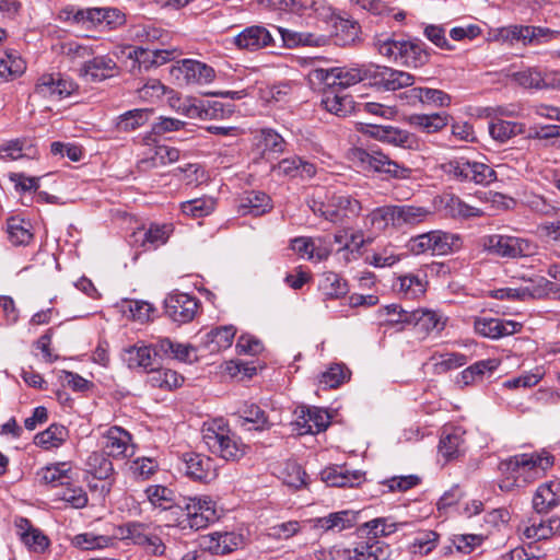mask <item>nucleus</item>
I'll return each mask as SVG.
<instances>
[{
  "label": "nucleus",
  "instance_id": "1",
  "mask_svg": "<svg viewBox=\"0 0 560 560\" xmlns=\"http://www.w3.org/2000/svg\"><path fill=\"white\" fill-rule=\"evenodd\" d=\"M553 464L555 456L546 450L510 456L498 465L499 487L506 492L526 487L544 476Z\"/></svg>",
  "mask_w": 560,
  "mask_h": 560
},
{
  "label": "nucleus",
  "instance_id": "2",
  "mask_svg": "<svg viewBox=\"0 0 560 560\" xmlns=\"http://www.w3.org/2000/svg\"><path fill=\"white\" fill-rule=\"evenodd\" d=\"M374 46L382 56L408 68H421L431 58L428 46L418 38L398 40L381 35L375 38Z\"/></svg>",
  "mask_w": 560,
  "mask_h": 560
},
{
  "label": "nucleus",
  "instance_id": "3",
  "mask_svg": "<svg viewBox=\"0 0 560 560\" xmlns=\"http://www.w3.org/2000/svg\"><path fill=\"white\" fill-rule=\"evenodd\" d=\"M307 205L314 214L323 217L334 224H346L359 217L361 202L348 194L326 192L325 197L313 196Z\"/></svg>",
  "mask_w": 560,
  "mask_h": 560
},
{
  "label": "nucleus",
  "instance_id": "4",
  "mask_svg": "<svg viewBox=\"0 0 560 560\" xmlns=\"http://www.w3.org/2000/svg\"><path fill=\"white\" fill-rule=\"evenodd\" d=\"M203 441L211 453L231 462L240 460L249 448L240 438L231 433L222 419L213 420L203 429Z\"/></svg>",
  "mask_w": 560,
  "mask_h": 560
},
{
  "label": "nucleus",
  "instance_id": "5",
  "mask_svg": "<svg viewBox=\"0 0 560 560\" xmlns=\"http://www.w3.org/2000/svg\"><path fill=\"white\" fill-rule=\"evenodd\" d=\"M348 159L364 171L373 170L378 173H385L389 177L397 179L410 178L412 173L411 168L398 164L377 150L368 151L354 147L348 151Z\"/></svg>",
  "mask_w": 560,
  "mask_h": 560
},
{
  "label": "nucleus",
  "instance_id": "6",
  "mask_svg": "<svg viewBox=\"0 0 560 560\" xmlns=\"http://www.w3.org/2000/svg\"><path fill=\"white\" fill-rule=\"evenodd\" d=\"M444 172L460 182L475 183L477 185H490L497 179L495 171L488 164L469 161L465 158L451 160L443 164Z\"/></svg>",
  "mask_w": 560,
  "mask_h": 560
},
{
  "label": "nucleus",
  "instance_id": "7",
  "mask_svg": "<svg viewBox=\"0 0 560 560\" xmlns=\"http://www.w3.org/2000/svg\"><path fill=\"white\" fill-rule=\"evenodd\" d=\"M480 245L489 254L503 258H518L532 255L535 246L526 238L492 234L480 238Z\"/></svg>",
  "mask_w": 560,
  "mask_h": 560
},
{
  "label": "nucleus",
  "instance_id": "8",
  "mask_svg": "<svg viewBox=\"0 0 560 560\" xmlns=\"http://www.w3.org/2000/svg\"><path fill=\"white\" fill-rule=\"evenodd\" d=\"M368 78L371 85L384 91H396L415 83V77L409 72L374 63L368 65Z\"/></svg>",
  "mask_w": 560,
  "mask_h": 560
},
{
  "label": "nucleus",
  "instance_id": "9",
  "mask_svg": "<svg viewBox=\"0 0 560 560\" xmlns=\"http://www.w3.org/2000/svg\"><path fill=\"white\" fill-rule=\"evenodd\" d=\"M180 509L186 511L189 527L197 530L219 518L215 503L209 497L183 498Z\"/></svg>",
  "mask_w": 560,
  "mask_h": 560
},
{
  "label": "nucleus",
  "instance_id": "10",
  "mask_svg": "<svg viewBox=\"0 0 560 560\" xmlns=\"http://www.w3.org/2000/svg\"><path fill=\"white\" fill-rule=\"evenodd\" d=\"M316 78L320 79L326 85L346 89L361 81H369L368 65L319 69L316 70Z\"/></svg>",
  "mask_w": 560,
  "mask_h": 560
},
{
  "label": "nucleus",
  "instance_id": "11",
  "mask_svg": "<svg viewBox=\"0 0 560 560\" xmlns=\"http://www.w3.org/2000/svg\"><path fill=\"white\" fill-rule=\"evenodd\" d=\"M396 322L412 325L416 330L424 336L432 331H442L446 324V319H444L440 314L424 308L412 311L400 310L399 318H397Z\"/></svg>",
  "mask_w": 560,
  "mask_h": 560
},
{
  "label": "nucleus",
  "instance_id": "12",
  "mask_svg": "<svg viewBox=\"0 0 560 560\" xmlns=\"http://www.w3.org/2000/svg\"><path fill=\"white\" fill-rule=\"evenodd\" d=\"M165 314L173 322L186 324L194 319L198 301L186 293L170 294L164 301Z\"/></svg>",
  "mask_w": 560,
  "mask_h": 560
},
{
  "label": "nucleus",
  "instance_id": "13",
  "mask_svg": "<svg viewBox=\"0 0 560 560\" xmlns=\"http://www.w3.org/2000/svg\"><path fill=\"white\" fill-rule=\"evenodd\" d=\"M270 4L279 10H288L301 15H315L320 20H326L332 14V8L325 0H270Z\"/></svg>",
  "mask_w": 560,
  "mask_h": 560
},
{
  "label": "nucleus",
  "instance_id": "14",
  "mask_svg": "<svg viewBox=\"0 0 560 560\" xmlns=\"http://www.w3.org/2000/svg\"><path fill=\"white\" fill-rule=\"evenodd\" d=\"M366 132L373 138L405 149H418L419 140L416 135L393 126L369 125Z\"/></svg>",
  "mask_w": 560,
  "mask_h": 560
},
{
  "label": "nucleus",
  "instance_id": "15",
  "mask_svg": "<svg viewBox=\"0 0 560 560\" xmlns=\"http://www.w3.org/2000/svg\"><path fill=\"white\" fill-rule=\"evenodd\" d=\"M16 535L32 552L44 553L50 546V539L42 529L35 527L30 520L18 517L14 521Z\"/></svg>",
  "mask_w": 560,
  "mask_h": 560
},
{
  "label": "nucleus",
  "instance_id": "16",
  "mask_svg": "<svg viewBox=\"0 0 560 560\" xmlns=\"http://www.w3.org/2000/svg\"><path fill=\"white\" fill-rule=\"evenodd\" d=\"M331 24V36L335 45L346 47L354 44L359 39L360 25L357 21L340 16L332 10L331 16L322 20Z\"/></svg>",
  "mask_w": 560,
  "mask_h": 560
},
{
  "label": "nucleus",
  "instance_id": "17",
  "mask_svg": "<svg viewBox=\"0 0 560 560\" xmlns=\"http://www.w3.org/2000/svg\"><path fill=\"white\" fill-rule=\"evenodd\" d=\"M183 464L186 475L194 480L209 482L217 477L215 465L209 456L194 452L185 453Z\"/></svg>",
  "mask_w": 560,
  "mask_h": 560
},
{
  "label": "nucleus",
  "instance_id": "18",
  "mask_svg": "<svg viewBox=\"0 0 560 560\" xmlns=\"http://www.w3.org/2000/svg\"><path fill=\"white\" fill-rule=\"evenodd\" d=\"M465 430L462 427L444 425L439 442V453L446 460L456 459L465 453Z\"/></svg>",
  "mask_w": 560,
  "mask_h": 560
},
{
  "label": "nucleus",
  "instance_id": "19",
  "mask_svg": "<svg viewBox=\"0 0 560 560\" xmlns=\"http://www.w3.org/2000/svg\"><path fill=\"white\" fill-rule=\"evenodd\" d=\"M522 324L514 320H504L500 318L481 317L476 318L474 328L475 331L487 338L498 339L504 336H510L518 332L522 329Z\"/></svg>",
  "mask_w": 560,
  "mask_h": 560
},
{
  "label": "nucleus",
  "instance_id": "20",
  "mask_svg": "<svg viewBox=\"0 0 560 560\" xmlns=\"http://www.w3.org/2000/svg\"><path fill=\"white\" fill-rule=\"evenodd\" d=\"M104 450L107 456L126 458L133 455L131 435L120 427H112L104 434Z\"/></svg>",
  "mask_w": 560,
  "mask_h": 560
},
{
  "label": "nucleus",
  "instance_id": "21",
  "mask_svg": "<svg viewBox=\"0 0 560 560\" xmlns=\"http://www.w3.org/2000/svg\"><path fill=\"white\" fill-rule=\"evenodd\" d=\"M243 544L241 535L235 533H211L202 537L200 541L201 548L208 550L212 555H228L236 550Z\"/></svg>",
  "mask_w": 560,
  "mask_h": 560
},
{
  "label": "nucleus",
  "instance_id": "22",
  "mask_svg": "<svg viewBox=\"0 0 560 560\" xmlns=\"http://www.w3.org/2000/svg\"><path fill=\"white\" fill-rule=\"evenodd\" d=\"M117 69V65L108 56H96L83 63L80 69V77L88 82H101L112 78Z\"/></svg>",
  "mask_w": 560,
  "mask_h": 560
},
{
  "label": "nucleus",
  "instance_id": "23",
  "mask_svg": "<svg viewBox=\"0 0 560 560\" xmlns=\"http://www.w3.org/2000/svg\"><path fill=\"white\" fill-rule=\"evenodd\" d=\"M560 504V479L540 485L533 498V509L538 514H547Z\"/></svg>",
  "mask_w": 560,
  "mask_h": 560
},
{
  "label": "nucleus",
  "instance_id": "24",
  "mask_svg": "<svg viewBox=\"0 0 560 560\" xmlns=\"http://www.w3.org/2000/svg\"><path fill=\"white\" fill-rule=\"evenodd\" d=\"M320 479L329 487H355L364 479L360 470L349 471L345 466H330L322 470Z\"/></svg>",
  "mask_w": 560,
  "mask_h": 560
},
{
  "label": "nucleus",
  "instance_id": "25",
  "mask_svg": "<svg viewBox=\"0 0 560 560\" xmlns=\"http://www.w3.org/2000/svg\"><path fill=\"white\" fill-rule=\"evenodd\" d=\"M301 433L316 434L325 431L330 423L329 415L319 408H302L295 420Z\"/></svg>",
  "mask_w": 560,
  "mask_h": 560
},
{
  "label": "nucleus",
  "instance_id": "26",
  "mask_svg": "<svg viewBox=\"0 0 560 560\" xmlns=\"http://www.w3.org/2000/svg\"><path fill=\"white\" fill-rule=\"evenodd\" d=\"M180 55V51L175 47L159 48V47H136L130 54V57H135L141 65L160 67L168 61L176 59Z\"/></svg>",
  "mask_w": 560,
  "mask_h": 560
},
{
  "label": "nucleus",
  "instance_id": "27",
  "mask_svg": "<svg viewBox=\"0 0 560 560\" xmlns=\"http://www.w3.org/2000/svg\"><path fill=\"white\" fill-rule=\"evenodd\" d=\"M234 44L242 49L257 50L272 44V36L264 26L246 27L234 38Z\"/></svg>",
  "mask_w": 560,
  "mask_h": 560
},
{
  "label": "nucleus",
  "instance_id": "28",
  "mask_svg": "<svg viewBox=\"0 0 560 560\" xmlns=\"http://www.w3.org/2000/svg\"><path fill=\"white\" fill-rule=\"evenodd\" d=\"M37 150L30 138H16L5 141L0 145V160L15 161L23 158H35Z\"/></svg>",
  "mask_w": 560,
  "mask_h": 560
},
{
  "label": "nucleus",
  "instance_id": "29",
  "mask_svg": "<svg viewBox=\"0 0 560 560\" xmlns=\"http://www.w3.org/2000/svg\"><path fill=\"white\" fill-rule=\"evenodd\" d=\"M272 205L270 197L262 191L256 190L245 192L238 203V212L242 215L250 214L259 217L270 211Z\"/></svg>",
  "mask_w": 560,
  "mask_h": 560
},
{
  "label": "nucleus",
  "instance_id": "30",
  "mask_svg": "<svg viewBox=\"0 0 560 560\" xmlns=\"http://www.w3.org/2000/svg\"><path fill=\"white\" fill-rule=\"evenodd\" d=\"M560 529V518L551 517L548 520H536L532 517L528 524L522 527V534L527 539L541 540L548 539Z\"/></svg>",
  "mask_w": 560,
  "mask_h": 560
},
{
  "label": "nucleus",
  "instance_id": "31",
  "mask_svg": "<svg viewBox=\"0 0 560 560\" xmlns=\"http://www.w3.org/2000/svg\"><path fill=\"white\" fill-rule=\"evenodd\" d=\"M451 118V115L445 112L413 114L409 116L408 122L425 133H435L443 130L448 125Z\"/></svg>",
  "mask_w": 560,
  "mask_h": 560
},
{
  "label": "nucleus",
  "instance_id": "32",
  "mask_svg": "<svg viewBox=\"0 0 560 560\" xmlns=\"http://www.w3.org/2000/svg\"><path fill=\"white\" fill-rule=\"evenodd\" d=\"M178 70L184 75L187 83H209L215 77L212 67L191 59H184Z\"/></svg>",
  "mask_w": 560,
  "mask_h": 560
},
{
  "label": "nucleus",
  "instance_id": "33",
  "mask_svg": "<svg viewBox=\"0 0 560 560\" xmlns=\"http://www.w3.org/2000/svg\"><path fill=\"white\" fill-rule=\"evenodd\" d=\"M498 366L499 362L495 359L478 361L462 371L457 376L456 383L460 387H465L481 382L486 373L491 374Z\"/></svg>",
  "mask_w": 560,
  "mask_h": 560
},
{
  "label": "nucleus",
  "instance_id": "34",
  "mask_svg": "<svg viewBox=\"0 0 560 560\" xmlns=\"http://www.w3.org/2000/svg\"><path fill=\"white\" fill-rule=\"evenodd\" d=\"M394 209L396 229H400L406 225H418L424 222L431 214V211L428 208L415 205H394Z\"/></svg>",
  "mask_w": 560,
  "mask_h": 560
},
{
  "label": "nucleus",
  "instance_id": "35",
  "mask_svg": "<svg viewBox=\"0 0 560 560\" xmlns=\"http://www.w3.org/2000/svg\"><path fill=\"white\" fill-rule=\"evenodd\" d=\"M145 495L154 508L161 510H170L175 505L180 509L183 504V498L177 497L172 489L161 485L149 486L145 489Z\"/></svg>",
  "mask_w": 560,
  "mask_h": 560
},
{
  "label": "nucleus",
  "instance_id": "36",
  "mask_svg": "<svg viewBox=\"0 0 560 560\" xmlns=\"http://www.w3.org/2000/svg\"><path fill=\"white\" fill-rule=\"evenodd\" d=\"M521 203L536 214L560 218V207L557 202L535 192H524Z\"/></svg>",
  "mask_w": 560,
  "mask_h": 560
},
{
  "label": "nucleus",
  "instance_id": "37",
  "mask_svg": "<svg viewBox=\"0 0 560 560\" xmlns=\"http://www.w3.org/2000/svg\"><path fill=\"white\" fill-rule=\"evenodd\" d=\"M318 289L328 300L343 298L349 292L347 281L340 275L332 271L322 275Z\"/></svg>",
  "mask_w": 560,
  "mask_h": 560
},
{
  "label": "nucleus",
  "instance_id": "38",
  "mask_svg": "<svg viewBox=\"0 0 560 560\" xmlns=\"http://www.w3.org/2000/svg\"><path fill=\"white\" fill-rule=\"evenodd\" d=\"M432 255H448L462 247L460 236L441 230L430 231Z\"/></svg>",
  "mask_w": 560,
  "mask_h": 560
},
{
  "label": "nucleus",
  "instance_id": "39",
  "mask_svg": "<svg viewBox=\"0 0 560 560\" xmlns=\"http://www.w3.org/2000/svg\"><path fill=\"white\" fill-rule=\"evenodd\" d=\"M153 114L149 108H136L121 114L117 118L116 129L120 132H131L144 126Z\"/></svg>",
  "mask_w": 560,
  "mask_h": 560
},
{
  "label": "nucleus",
  "instance_id": "40",
  "mask_svg": "<svg viewBox=\"0 0 560 560\" xmlns=\"http://www.w3.org/2000/svg\"><path fill=\"white\" fill-rule=\"evenodd\" d=\"M353 552L355 560H387L389 547L381 540L371 538L368 541L358 544Z\"/></svg>",
  "mask_w": 560,
  "mask_h": 560
},
{
  "label": "nucleus",
  "instance_id": "41",
  "mask_svg": "<svg viewBox=\"0 0 560 560\" xmlns=\"http://www.w3.org/2000/svg\"><path fill=\"white\" fill-rule=\"evenodd\" d=\"M234 416L241 425L252 424L248 429L264 430L268 428V418L265 411L255 404H244Z\"/></svg>",
  "mask_w": 560,
  "mask_h": 560
},
{
  "label": "nucleus",
  "instance_id": "42",
  "mask_svg": "<svg viewBox=\"0 0 560 560\" xmlns=\"http://www.w3.org/2000/svg\"><path fill=\"white\" fill-rule=\"evenodd\" d=\"M7 232L9 241L14 246H26L33 240L31 224L19 217H11L7 220Z\"/></svg>",
  "mask_w": 560,
  "mask_h": 560
},
{
  "label": "nucleus",
  "instance_id": "43",
  "mask_svg": "<svg viewBox=\"0 0 560 560\" xmlns=\"http://www.w3.org/2000/svg\"><path fill=\"white\" fill-rule=\"evenodd\" d=\"M131 35L135 39L142 44L155 43L166 45L171 38L168 32L154 26L153 24H139L131 28Z\"/></svg>",
  "mask_w": 560,
  "mask_h": 560
},
{
  "label": "nucleus",
  "instance_id": "44",
  "mask_svg": "<svg viewBox=\"0 0 560 560\" xmlns=\"http://www.w3.org/2000/svg\"><path fill=\"white\" fill-rule=\"evenodd\" d=\"M184 382V377L176 371L170 369H154L149 371L148 383L152 387L162 389H174L179 387Z\"/></svg>",
  "mask_w": 560,
  "mask_h": 560
},
{
  "label": "nucleus",
  "instance_id": "45",
  "mask_svg": "<svg viewBox=\"0 0 560 560\" xmlns=\"http://www.w3.org/2000/svg\"><path fill=\"white\" fill-rule=\"evenodd\" d=\"M524 132V125L516 121L494 119L489 124V133L493 140L504 143Z\"/></svg>",
  "mask_w": 560,
  "mask_h": 560
},
{
  "label": "nucleus",
  "instance_id": "46",
  "mask_svg": "<svg viewBox=\"0 0 560 560\" xmlns=\"http://www.w3.org/2000/svg\"><path fill=\"white\" fill-rule=\"evenodd\" d=\"M68 435L69 431L65 425L54 423L45 431L37 433L34 438V443L37 446L49 450L60 446L67 440Z\"/></svg>",
  "mask_w": 560,
  "mask_h": 560
},
{
  "label": "nucleus",
  "instance_id": "47",
  "mask_svg": "<svg viewBox=\"0 0 560 560\" xmlns=\"http://www.w3.org/2000/svg\"><path fill=\"white\" fill-rule=\"evenodd\" d=\"M359 513L354 511H339L318 520L319 526L325 529H337L338 532L353 527L358 522Z\"/></svg>",
  "mask_w": 560,
  "mask_h": 560
},
{
  "label": "nucleus",
  "instance_id": "48",
  "mask_svg": "<svg viewBox=\"0 0 560 560\" xmlns=\"http://www.w3.org/2000/svg\"><path fill=\"white\" fill-rule=\"evenodd\" d=\"M71 469L67 467L66 463H58L42 468L37 471V477L42 483L51 486H65L70 485L69 472Z\"/></svg>",
  "mask_w": 560,
  "mask_h": 560
},
{
  "label": "nucleus",
  "instance_id": "49",
  "mask_svg": "<svg viewBox=\"0 0 560 560\" xmlns=\"http://www.w3.org/2000/svg\"><path fill=\"white\" fill-rule=\"evenodd\" d=\"M153 153L148 158L139 162L140 168H147L149 166H159L170 163H174L179 159V150L173 147L156 144L152 149Z\"/></svg>",
  "mask_w": 560,
  "mask_h": 560
},
{
  "label": "nucleus",
  "instance_id": "50",
  "mask_svg": "<svg viewBox=\"0 0 560 560\" xmlns=\"http://www.w3.org/2000/svg\"><path fill=\"white\" fill-rule=\"evenodd\" d=\"M445 213L454 219H468L482 215L479 208L472 207L464 202L457 196H448L444 200Z\"/></svg>",
  "mask_w": 560,
  "mask_h": 560
},
{
  "label": "nucleus",
  "instance_id": "51",
  "mask_svg": "<svg viewBox=\"0 0 560 560\" xmlns=\"http://www.w3.org/2000/svg\"><path fill=\"white\" fill-rule=\"evenodd\" d=\"M366 223L377 232L385 231L388 226L396 229L394 205L375 208L366 215Z\"/></svg>",
  "mask_w": 560,
  "mask_h": 560
},
{
  "label": "nucleus",
  "instance_id": "52",
  "mask_svg": "<svg viewBox=\"0 0 560 560\" xmlns=\"http://www.w3.org/2000/svg\"><path fill=\"white\" fill-rule=\"evenodd\" d=\"M25 69L24 61L14 50L0 51V81L21 74Z\"/></svg>",
  "mask_w": 560,
  "mask_h": 560
},
{
  "label": "nucleus",
  "instance_id": "53",
  "mask_svg": "<svg viewBox=\"0 0 560 560\" xmlns=\"http://www.w3.org/2000/svg\"><path fill=\"white\" fill-rule=\"evenodd\" d=\"M94 15L96 25H104L108 30H115L126 23V15L116 8H95L91 13Z\"/></svg>",
  "mask_w": 560,
  "mask_h": 560
},
{
  "label": "nucleus",
  "instance_id": "54",
  "mask_svg": "<svg viewBox=\"0 0 560 560\" xmlns=\"http://www.w3.org/2000/svg\"><path fill=\"white\" fill-rule=\"evenodd\" d=\"M171 233L172 225L170 224H151L143 234L141 245L145 250L155 249L167 242Z\"/></svg>",
  "mask_w": 560,
  "mask_h": 560
},
{
  "label": "nucleus",
  "instance_id": "55",
  "mask_svg": "<svg viewBox=\"0 0 560 560\" xmlns=\"http://www.w3.org/2000/svg\"><path fill=\"white\" fill-rule=\"evenodd\" d=\"M86 465L89 472H91L98 480H106L114 474L113 463L103 453H92L88 457Z\"/></svg>",
  "mask_w": 560,
  "mask_h": 560
},
{
  "label": "nucleus",
  "instance_id": "56",
  "mask_svg": "<svg viewBox=\"0 0 560 560\" xmlns=\"http://www.w3.org/2000/svg\"><path fill=\"white\" fill-rule=\"evenodd\" d=\"M439 537V534L433 530L418 532L408 549L411 553L427 556L436 547Z\"/></svg>",
  "mask_w": 560,
  "mask_h": 560
},
{
  "label": "nucleus",
  "instance_id": "57",
  "mask_svg": "<svg viewBox=\"0 0 560 560\" xmlns=\"http://www.w3.org/2000/svg\"><path fill=\"white\" fill-rule=\"evenodd\" d=\"M287 46H322L325 44V36H316L312 33H296L289 30L278 28Z\"/></svg>",
  "mask_w": 560,
  "mask_h": 560
},
{
  "label": "nucleus",
  "instance_id": "58",
  "mask_svg": "<svg viewBox=\"0 0 560 560\" xmlns=\"http://www.w3.org/2000/svg\"><path fill=\"white\" fill-rule=\"evenodd\" d=\"M236 329L234 326H222L207 334L208 342L212 345L211 351H220L231 347Z\"/></svg>",
  "mask_w": 560,
  "mask_h": 560
},
{
  "label": "nucleus",
  "instance_id": "59",
  "mask_svg": "<svg viewBox=\"0 0 560 560\" xmlns=\"http://www.w3.org/2000/svg\"><path fill=\"white\" fill-rule=\"evenodd\" d=\"M112 541L108 536L82 533L71 538V545L80 550H94L107 547Z\"/></svg>",
  "mask_w": 560,
  "mask_h": 560
},
{
  "label": "nucleus",
  "instance_id": "60",
  "mask_svg": "<svg viewBox=\"0 0 560 560\" xmlns=\"http://www.w3.org/2000/svg\"><path fill=\"white\" fill-rule=\"evenodd\" d=\"M489 35L492 42L513 46L521 43L522 24L497 27L491 30Z\"/></svg>",
  "mask_w": 560,
  "mask_h": 560
},
{
  "label": "nucleus",
  "instance_id": "61",
  "mask_svg": "<svg viewBox=\"0 0 560 560\" xmlns=\"http://www.w3.org/2000/svg\"><path fill=\"white\" fill-rule=\"evenodd\" d=\"M215 201L213 198H197L182 203L183 213L192 218H201L211 213L214 209Z\"/></svg>",
  "mask_w": 560,
  "mask_h": 560
},
{
  "label": "nucleus",
  "instance_id": "62",
  "mask_svg": "<svg viewBox=\"0 0 560 560\" xmlns=\"http://www.w3.org/2000/svg\"><path fill=\"white\" fill-rule=\"evenodd\" d=\"M323 104L328 112L337 116H346L353 108V101L349 95L326 94Z\"/></svg>",
  "mask_w": 560,
  "mask_h": 560
},
{
  "label": "nucleus",
  "instance_id": "63",
  "mask_svg": "<svg viewBox=\"0 0 560 560\" xmlns=\"http://www.w3.org/2000/svg\"><path fill=\"white\" fill-rule=\"evenodd\" d=\"M348 378V370L342 364H334L319 376L323 388H337Z\"/></svg>",
  "mask_w": 560,
  "mask_h": 560
},
{
  "label": "nucleus",
  "instance_id": "64",
  "mask_svg": "<svg viewBox=\"0 0 560 560\" xmlns=\"http://www.w3.org/2000/svg\"><path fill=\"white\" fill-rule=\"evenodd\" d=\"M549 281L544 277L525 280V284L521 285L525 301L542 299L548 294Z\"/></svg>",
  "mask_w": 560,
  "mask_h": 560
}]
</instances>
